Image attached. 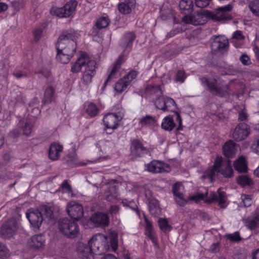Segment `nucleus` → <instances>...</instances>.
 I'll use <instances>...</instances> for the list:
<instances>
[{
	"mask_svg": "<svg viewBox=\"0 0 259 259\" xmlns=\"http://www.w3.org/2000/svg\"><path fill=\"white\" fill-rule=\"evenodd\" d=\"M76 33L72 30L64 31L59 36L56 47V58L60 62L66 64L73 56L76 50Z\"/></svg>",
	"mask_w": 259,
	"mask_h": 259,
	"instance_id": "f257e3e1",
	"label": "nucleus"
},
{
	"mask_svg": "<svg viewBox=\"0 0 259 259\" xmlns=\"http://www.w3.org/2000/svg\"><path fill=\"white\" fill-rule=\"evenodd\" d=\"M117 237L115 232H110L108 236L98 233L94 235L88 241V243L95 254L100 255L109 250L110 247L115 251L118 246Z\"/></svg>",
	"mask_w": 259,
	"mask_h": 259,
	"instance_id": "f03ea898",
	"label": "nucleus"
},
{
	"mask_svg": "<svg viewBox=\"0 0 259 259\" xmlns=\"http://www.w3.org/2000/svg\"><path fill=\"white\" fill-rule=\"evenodd\" d=\"M84 68L82 71V81L85 84L90 83L92 81L93 76L96 74L97 68L96 62L92 59L89 55L84 52L81 53L76 61L72 64L71 71L73 73H77Z\"/></svg>",
	"mask_w": 259,
	"mask_h": 259,
	"instance_id": "7ed1b4c3",
	"label": "nucleus"
},
{
	"mask_svg": "<svg viewBox=\"0 0 259 259\" xmlns=\"http://www.w3.org/2000/svg\"><path fill=\"white\" fill-rule=\"evenodd\" d=\"M230 162V160L223 162L222 157H217L213 165L204 171L201 176V179L204 180L208 179L210 182H212L219 172H220L225 178L232 177L234 172Z\"/></svg>",
	"mask_w": 259,
	"mask_h": 259,
	"instance_id": "20e7f679",
	"label": "nucleus"
},
{
	"mask_svg": "<svg viewBox=\"0 0 259 259\" xmlns=\"http://www.w3.org/2000/svg\"><path fill=\"white\" fill-rule=\"evenodd\" d=\"M58 227L60 232L69 238H75L79 232L77 224L67 218L60 219Z\"/></svg>",
	"mask_w": 259,
	"mask_h": 259,
	"instance_id": "39448f33",
	"label": "nucleus"
},
{
	"mask_svg": "<svg viewBox=\"0 0 259 259\" xmlns=\"http://www.w3.org/2000/svg\"><path fill=\"white\" fill-rule=\"evenodd\" d=\"M202 83L206 85L209 91L215 96L221 97L228 96L230 94V91L227 85H220L216 78L208 79L206 77L200 78Z\"/></svg>",
	"mask_w": 259,
	"mask_h": 259,
	"instance_id": "423d86ee",
	"label": "nucleus"
},
{
	"mask_svg": "<svg viewBox=\"0 0 259 259\" xmlns=\"http://www.w3.org/2000/svg\"><path fill=\"white\" fill-rule=\"evenodd\" d=\"M211 49L213 54H224L229 47L228 40L222 36H213L211 38Z\"/></svg>",
	"mask_w": 259,
	"mask_h": 259,
	"instance_id": "0eeeda50",
	"label": "nucleus"
},
{
	"mask_svg": "<svg viewBox=\"0 0 259 259\" xmlns=\"http://www.w3.org/2000/svg\"><path fill=\"white\" fill-rule=\"evenodd\" d=\"M18 223L12 218L6 221L1 227L0 234L4 239L10 238L16 234L18 229Z\"/></svg>",
	"mask_w": 259,
	"mask_h": 259,
	"instance_id": "6e6552de",
	"label": "nucleus"
},
{
	"mask_svg": "<svg viewBox=\"0 0 259 259\" xmlns=\"http://www.w3.org/2000/svg\"><path fill=\"white\" fill-rule=\"evenodd\" d=\"M77 2L76 1H70L61 8H53L51 13L61 18L68 17L74 12Z\"/></svg>",
	"mask_w": 259,
	"mask_h": 259,
	"instance_id": "1a4fd4ad",
	"label": "nucleus"
},
{
	"mask_svg": "<svg viewBox=\"0 0 259 259\" xmlns=\"http://www.w3.org/2000/svg\"><path fill=\"white\" fill-rule=\"evenodd\" d=\"M207 11L204 10H200L196 13H194L191 16H185L183 17V21L188 24H192L194 25L204 24L206 21Z\"/></svg>",
	"mask_w": 259,
	"mask_h": 259,
	"instance_id": "9d476101",
	"label": "nucleus"
},
{
	"mask_svg": "<svg viewBox=\"0 0 259 259\" xmlns=\"http://www.w3.org/2000/svg\"><path fill=\"white\" fill-rule=\"evenodd\" d=\"M122 117L115 113H109L105 115L103 118L104 124L105 126V130H112L111 133L114 130L116 129Z\"/></svg>",
	"mask_w": 259,
	"mask_h": 259,
	"instance_id": "9b49d317",
	"label": "nucleus"
},
{
	"mask_svg": "<svg viewBox=\"0 0 259 259\" xmlns=\"http://www.w3.org/2000/svg\"><path fill=\"white\" fill-rule=\"evenodd\" d=\"M66 209L68 215L75 220L80 219L83 215L82 205L75 201H71L68 203Z\"/></svg>",
	"mask_w": 259,
	"mask_h": 259,
	"instance_id": "f8f14e48",
	"label": "nucleus"
},
{
	"mask_svg": "<svg viewBox=\"0 0 259 259\" xmlns=\"http://www.w3.org/2000/svg\"><path fill=\"white\" fill-rule=\"evenodd\" d=\"M249 126L245 123H240L235 128L232 134L233 138L237 142L245 140L249 135Z\"/></svg>",
	"mask_w": 259,
	"mask_h": 259,
	"instance_id": "ddd939ff",
	"label": "nucleus"
},
{
	"mask_svg": "<svg viewBox=\"0 0 259 259\" xmlns=\"http://www.w3.org/2000/svg\"><path fill=\"white\" fill-rule=\"evenodd\" d=\"M76 251L78 257L81 259H94L95 253L89 243L78 242L76 246Z\"/></svg>",
	"mask_w": 259,
	"mask_h": 259,
	"instance_id": "4468645a",
	"label": "nucleus"
},
{
	"mask_svg": "<svg viewBox=\"0 0 259 259\" xmlns=\"http://www.w3.org/2000/svg\"><path fill=\"white\" fill-rule=\"evenodd\" d=\"M226 200V193L222 191L220 188L218 190L217 193L214 192H211L209 197L205 200L204 202L206 203H211L214 202H218V205L221 207L225 208L226 207L225 203Z\"/></svg>",
	"mask_w": 259,
	"mask_h": 259,
	"instance_id": "2eb2a0df",
	"label": "nucleus"
},
{
	"mask_svg": "<svg viewBox=\"0 0 259 259\" xmlns=\"http://www.w3.org/2000/svg\"><path fill=\"white\" fill-rule=\"evenodd\" d=\"M26 217L30 224L38 228L43 221L44 218L39 210L29 209L26 212Z\"/></svg>",
	"mask_w": 259,
	"mask_h": 259,
	"instance_id": "dca6fc26",
	"label": "nucleus"
},
{
	"mask_svg": "<svg viewBox=\"0 0 259 259\" xmlns=\"http://www.w3.org/2000/svg\"><path fill=\"white\" fill-rule=\"evenodd\" d=\"M131 148L133 154L138 157H142L149 152V150L143 146L140 140L137 139H134L132 141Z\"/></svg>",
	"mask_w": 259,
	"mask_h": 259,
	"instance_id": "f3484780",
	"label": "nucleus"
},
{
	"mask_svg": "<svg viewBox=\"0 0 259 259\" xmlns=\"http://www.w3.org/2000/svg\"><path fill=\"white\" fill-rule=\"evenodd\" d=\"M123 62V56H120L118 59L113 65L110 73L109 74L108 77L103 84V88H105L108 82L113 81L114 79L117 77V74L119 71L122 63Z\"/></svg>",
	"mask_w": 259,
	"mask_h": 259,
	"instance_id": "a211bd4d",
	"label": "nucleus"
},
{
	"mask_svg": "<svg viewBox=\"0 0 259 259\" xmlns=\"http://www.w3.org/2000/svg\"><path fill=\"white\" fill-rule=\"evenodd\" d=\"M91 221L96 227H105L109 223L108 215L101 212L94 214L91 218Z\"/></svg>",
	"mask_w": 259,
	"mask_h": 259,
	"instance_id": "6ab92c4d",
	"label": "nucleus"
},
{
	"mask_svg": "<svg viewBox=\"0 0 259 259\" xmlns=\"http://www.w3.org/2000/svg\"><path fill=\"white\" fill-rule=\"evenodd\" d=\"M167 164L158 160H153L146 166L147 169L152 173H161L165 171Z\"/></svg>",
	"mask_w": 259,
	"mask_h": 259,
	"instance_id": "aec40b11",
	"label": "nucleus"
},
{
	"mask_svg": "<svg viewBox=\"0 0 259 259\" xmlns=\"http://www.w3.org/2000/svg\"><path fill=\"white\" fill-rule=\"evenodd\" d=\"M181 186L180 183H176L172 186V191L176 203L180 206H184L187 203V201L184 198L183 194L180 192Z\"/></svg>",
	"mask_w": 259,
	"mask_h": 259,
	"instance_id": "412c9836",
	"label": "nucleus"
},
{
	"mask_svg": "<svg viewBox=\"0 0 259 259\" xmlns=\"http://www.w3.org/2000/svg\"><path fill=\"white\" fill-rule=\"evenodd\" d=\"M26 98L23 94L19 91H13L11 92L10 104L13 106H19L25 103Z\"/></svg>",
	"mask_w": 259,
	"mask_h": 259,
	"instance_id": "4be33fe9",
	"label": "nucleus"
},
{
	"mask_svg": "<svg viewBox=\"0 0 259 259\" xmlns=\"http://www.w3.org/2000/svg\"><path fill=\"white\" fill-rule=\"evenodd\" d=\"M136 0H124L118 5V9L121 14L126 15L131 13L135 7Z\"/></svg>",
	"mask_w": 259,
	"mask_h": 259,
	"instance_id": "5701e85b",
	"label": "nucleus"
},
{
	"mask_svg": "<svg viewBox=\"0 0 259 259\" xmlns=\"http://www.w3.org/2000/svg\"><path fill=\"white\" fill-rule=\"evenodd\" d=\"M136 35L134 32H127L124 34L121 38L119 45L123 48L127 49L132 47Z\"/></svg>",
	"mask_w": 259,
	"mask_h": 259,
	"instance_id": "b1692460",
	"label": "nucleus"
},
{
	"mask_svg": "<svg viewBox=\"0 0 259 259\" xmlns=\"http://www.w3.org/2000/svg\"><path fill=\"white\" fill-rule=\"evenodd\" d=\"M236 146L237 144L232 140L227 142L223 147L224 155L229 158L234 157L236 154Z\"/></svg>",
	"mask_w": 259,
	"mask_h": 259,
	"instance_id": "393cba45",
	"label": "nucleus"
},
{
	"mask_svg": "<svg viewBox=\"0 0 259 259\" xmlns=\"http://www.w3.org/2000/svg\"><path fill=\"white\" fill-rule=\"evenodd\" d=\"M62 150L63 146L62 145L55 143L52 144L49 151L50 158L53 160L58 159Z\"/></svg>",
	"mask_w": 259,
	"mask_h": 259,
	"instance_id": "a878e982",
	"label": "nucleus"
},
{
	"mask_svg": "<svg viewBox=\"0 0 259 259\" xmlns=\"http://www.w3.org/2000/svg\"><path fill=\"white\" fill-rule=\"evenodd\" d=\"M234 167L238 172H246L247 171V163L245 157L241 156L234 162Z\"/></svg>",
	"mask_w": 259,
	"mask_h": 259,
	"instance_id": "bb28decb",
	"label": "nucleus"
},
{
	"mask_svg": "<svg viewBox=\"0 0 259 259\" xmlns=\"http://www.w3.org/2000/svg\"><path fill=\"white\" fill-rule=\"evenodd\" d=\"M179 6L182 13L189 14L192 12L194 6L192 0H180Z\"/></svg>",
	"mask_w": 259,
	"mask_h": 259,
	"instance_id": "cd10ccee",
	"label": "nucleus"
},
{
	"mask_svg": "<svg viewBox=\"0 0 259 259\" xmlns=\"http://www.w3.org/2000/svg\"><path fill=\"white\" fill-rule=\"evenodd\" d=\"M176 126L174 119L170 116L165 117L161 123V127L167 131H172Z\"/></svg>",
	"mask_w": 259,
	"mask_h": 259,
	"instance_id": "c85d7f7f",
	"label": "nucleus"
},
{
	"mask_svg": "<svg viewBox=\"0 0 259 259\" xmlns=\"http://www.w3.org/2000/svg\"><path fill=\"white\" fill-rule=\"evenodd\" d=\"M244 222L246 226L251 230L259 228V214L252 217H248L244 220Z\"/></svg>",
	"mask_w": 259,
	"mask_h": 259,
	"instance_id": "c756f323",
	"label": "nucleus"
},
{
	"mask_svg": "<svg viewBox=\"0 0 259 259\" xmlns=\"http://www.w3.org/2000/svg\"><path fill=\"white\" fill-rule=\"evenodd\" d=\"M149 208L150 213L155 217L158 216L161 212L159 205L156 200H151L149 202Z\"/></svg>",
	"mask_w": 259,
	"mask_h": 259,
	"instance_id": "7c9ffc66",
	"label": "nucleus"
},
{
	"mask_svg": "<svg viewBox=\"0 0 259 259\" xmlns=\"http://www.w3.org/2000/svg\"><path fill=\"white\" fill-rule=\"evenodd\" d=\"M125 78L122 77L115 84L114 90L119 94L122 93L129 85L128 82L125 80Z\"/></svg>",
	"mask_w": 259,
	"mask_h": 259,
	"instance_id": "2f4dec72",
	"label": "nucleus"
},
{
	"mask_svg": "<svg viewBox=\"0 0 259 259\" xmlns=\"http://www.w3.org/2000/svg\"><path fill=\"white\" fill-rule=\"evenodd\" d=\"M237 181L242 187L251 186L253 185V181L247 175H241L237 178Z\"/></svg>",
	"mask_w": 259,
	"mask_h": 259,
	"instance_id": "473e14b6",
	"label": "nucleus"
},
{
	"mask_svg": "<svg viewBox=\"0 0 259 259\" xmlns=\"http://www.w3.org/2000/svg\"><path fill=\"white\" fill-rule=\"evenodd\" d=\"M31 241L32 244L36 248H39L44 245L45 239L44 236L41 234L36 235L32 237Z\"/></svg>",
	"mask_w": 259,
	"mask_h": 259,
	"instance_id": "72a5a7b5",
	"label": "nucleus"
},
{
	"mask_svg": "<svg viewBox=\"0 0 259 259\" xmlns=\"http://www.w3.org/2000/svg\"><path fill=\"white\" fill-rule=\"evenodd\" d=\"M55 99V90L52 87L47 88L45 92L44 102L51 103Z\"/></svg>",
	"mask_w": 259,
	"mask_h": 259,
	"instance_id": "f704fd0d",
	"label": "nucleus"
},
{
	"mask_svg": "<svg viewBox=\"0 0 259 259\" xmlns=\"http://www.w3.org/2000/svg\"><path fill=\"white\" fill-rule=\"evenodd\" d=\"M39 211L41 212L42 217L44 215L49 220L54 218L53 210L52 207L42 205L40 207Z\"/></svg>",
	"mask_w": 259,
	"mask_h": 259,
	"instance_id": "c9c22d12",
	"label": "nucleus"
},
{
	"mask_svg": "<svg viewBox=\"0 0 259 259\" xmlns=\"http://www.w3.org/2000/svg\"><path fill=\"white\" fill-rule=\"evenodd\" d=\"M146 92L151 95L155 94L156 98L161 96L162 94V92L159 85L153 86L149 85L146 89Z\"/></svg>",
	"mask_w": 259,
	"mask_h": 259,
	"instance_id": "e433bc0d",
	"label": "nucleus"
},
{
	"mask_svg": "<svg viewBox=\"0 0 259 259\" xmlns=\"http://www.w3.org/2000/svg\"><path fill=\"white\" fill-rule=\"evenodd\" d=\"M248 8L254 16L259 17V0L251 2L248 5Z\"/></svg>",
	"mask_w": 259,
	"mask_h": 259,
	"instance_id": "4c0bfd02",
	"label": "nucleus"
},
{
	"mask_svg": "<svg viewBox=\"0 0 259 259\" xmlns=\"http://www.w3.org/2000/svg\"><path fill=\"white\" fill-rule=\"evenodd\" d=\"M85 111L90 117H94L98 113L99 109L95 104L90 103L86 108Z\"/></svg>",
	"mask_w": 259,
	"mask_h": 259,
	"instance_id": "58836bf2",
	"label": "nucleus"
},
{
	"mask_svg": "<svg viewBox=\"0 0 259 259\" xmlns=\"http://www.w3.org/2000/svg\"><path fill=\"white\" fill-rule=\"evenodd\" d=\"M156 121L155 117L151 115H146L140 119L139 124L142 126H147L153 124Z\"/></svg>",
	"mask_w": 259,
	"mask_h": 259,
	"instance_id": "ea45409f",
	"label": "nucleus"
},
{
	"mask_svg": "<svg viewBox=\"0 0 259 259\" xmlns=\"http://www.w3.org/2000/svg\"><path fill=\"white\" fill-rule=\"evenodd\" d=\"M110 23V20L106 17L99 18L96 23V26L98 29H102L107 27Z\"/></svg>",
	"mask_w": 259,
	"mask_h": 259,
	"instance_id": "a19ab883",
	"label": "nucleus"
},
{
	"mask_svg": "<svg viewBox=\"0 0 259 259\" xmlns=\"http://www.w3.org/2000/svg\"><path fill=\"white\" fill-rule=\"evenodd\" d=\"M159 228L163 232L169 231L171 230V227L168 224L166 219L160 218L158 221Z\"/></svg>",
	"mask_w": 259,
	"mask_h": 259,
	"instance_id": "79ce46f5",
	"label": "nucleus"
},
{
	"mask_svg": "<svg viewBox=\"0 0 259 259\" xmlns=\"http://www.w3.org/2000/svg\"><path fill=\"white\" fill-rule=\"evenodd\" d=\"M218 12L215 15V17L217 20H228L231 19V15L226 12L223 11H218Z\"/></svg>",
	"mask_w": 259,
	"mask_h": 259,
	"instance_id": "37998d69",
	"label": "nucleus"
},
{
	"mask_svg": "<svg viewBox=\"0 0 259 259\" xmlns=\"http://www.w3.org/2000/svg\"><path fill=\"white\" fill-rule=\"evenodd\" d=\"M28 110L30 113V115L34 118H37L40 114V110L38 106H33L32 103L29 104Z\"/></svg>",
	"mask_w": 259,
	"mask_h": 259,
	"instance_id": "c03bdc74",
	"label": "nucleus"
},
{
	"mask_svg": "<svg viewBox=\"0 0 259 259\" xmlns=\"http://www.w3.org/2000/svg\"><path fill=\"white\" fill-rule=\"evenodd\" d=\"M208 195V194L207 191H206L204 194L198 192L195 195L190 196L189 199L195 201L196 202H198L200 200L204 199L205 197Z\"/></svg>",
	"mask_w": 259,
	"mask_h": 259,
	"instance_id": "a18cd8bd",
	"label": "nucleus"
},
{
	"mask_svg": "<svg viewBox=\"0 0 259 259\" xmlns=\"http://www.w3.org/2000/svg\"><path fill=\"white\" fill-rule=\"evenodd\" d=\"M186 78L185 72L184 70H179L176 74L175 77L176 82H180L183 83Z\"/></svg>",
	"mask_w": 259,
	"mask_h": 259,
	"instance_id": "49530a36",
	"label": "nucleus"
},
{
	"mask_svg": "<svg viewBox=\"0 0 259 259\" xmlns=\"http://www.w3.org/2000/svg\"><path fill=\"white\" fill-rule=\"evenodd\" d=\"M138 75V73L135 70H132L128 72V73L124 75L122 78H125V80L128 82L130 85L131 82L136 78Z\"/></svg>",
	"mask_w": 259,
	"mask_h": 259,
	"instance_id": "de8ad7c7",
	"label": "nucleus"
},
{
	"mask_svg": "<svg viewBox=\"0 0 259 259\" xmlns=\"http://www.w3.org/2000/svg\"><path fill=\"white\" fill-rule=\"evenodd\" d=\"M164 97H158L156 98V100L155 101V105L156 107L158 109L162 110L163 111H165V108H163L162 106H164Z\"/></svg>",
	"mask_w": 259,
	"mask_h": 259,
	"instance_id": "09e8293b",
	"label": "nucleus"
},
{
	"mask_svg": "<svg viewBox=\"0 0 259 259\" xmlns=\"http://www.w3.org/2000/svg\"><path fill=\"white\" fill-rule=\"evenodd\" d=\"M241 199L244 207H249L251 205L252 198L250 195L242 194Z\"/></svg>",
	"mask_w": 259,
	"mask_h": 259,
	"instance_id": "8fccbe9b",
	"label": "nucleus"
},
{
	"mask_svg": "<svg viewBox=\"0 0 259 259\" xmlns=\"http://www.w3.org/2000/svg\"><path fill=\"white\" fill-rule=\"evenodd\" d=\"M164 106H162L163 108H165V111H169L168 107L171 106H175L176 105L175 101L171 98H164Z\"/></svg>",
	"mask_w": 259,
	"mask_h": 259,
	"instance_id": "3c124183",
	"label": "nucleus"
},
{
	"mask_svg": "<svg viewBox=\"0 0 259 259\" xmlns=\"http://www.w3.org/2000/svg\"><path fill=\"white\" fill-rule=\"evenodd\" d=\"M24 4L22 0H14L11 2V6L16 11L23 8Z\"/></svg>",
	"mask_w": 259,
	"mask_h": 259,
	"instance_id": "603ef678",
	"label": "nucleus"
},
{
	"mask_svg": "<svg viewBox=\"0 0 259 259\" xmlns=\"http://www.w3.org/2000/svg\"><path fill=\"white\" fill-rule=\"evenodd\" d=\"M145 220L146 223L145 234L148 237L150 234H151L154 232L153 228L151 222L148 221L146 218L145 219Z\"/></svg>",
	"mask_w": 259,
	"mask_h": 259,
	"instance_id": "864d4df0",
	"label": "nucleus"
},
{
	"mask_svg": "<svg viewBox=\"0 0 259 259\" xmlns=\"http://www.w3.org/2000/svg\"><path fill=\"white\" fill-rule=\"evenodd\" d=\"M227 239L230 240L232 241L237 242L241 240V238L240 237L239 233L238 232H235L233 234H229L226 235Z\"/></svg>",
	"mask_w": 259,
	"mask_h": 259,
	"instance_id": "5fc2aeb1",
	"label": "nucleus"
},
{
	"mask_svg": "<svg viewBox=\"0 0 259 259\" xmlns=\"http://www.w3.org/2000/svg\"><path fill=\"white\" fill-rule=\"evenodd\" d=\"M23 133L26 136L29 135L32 131V125L29 122H26L22 126Z\"/></svg>",
	"mask_w": 259,
	"mask_h": 259,
	"instance_id": "6e6d98bb",
	"label": "nucleus"
},
{
	"mask_svg": "<svg viewBox=\"0 0 259 259\" xmlns=\"http://www.w3.org/2000/svg\"><path fill=\"white\" fill-rule=\"evenodd\" d=\"M211 0H195V5L199 8L207 7Z\"/></svg>",
	"mask_w": 259,
	"mask_h": 259,
	"instance_id": "4d7b16f0",
	"label": "nucleus"
},
{
	"mask_svg": "<svg viewBox=\"0 0 259 259\" xmlns=\"http://www.w3.org/2000/svg\"><path fill=\"white\" fill-rule=\"evenodd\" d=\"M61 189L63 192L70 193L71 192V186L69 184L67 180H64L61 184Z\"/></svg>",
	"mask_w": 259,
	"mask_h": 259,
	"instance_id": "13d9d810",
	"label": "nucleus"
},
{
	"mask_svg": "<svg viewBox=\"0 0 259 259\" xmlns=\"http://www.w3.org/2000/svg\"><path fill=\"white\" fill-rule=\"evenodd\" d=\"M8 254V250L6 246L0 243V259H4V257Z\"/></svg>",
	"mask_w": 259,
	"mask_h": 259,
	"instance_id": "bf43d9fd",
	"label": "nucleus"
},
{
	"mask_svg": "<svg viewBox=\"0 0 259 259\" xmlns=\"http://www.w3.org/2000/svg\"><path fill=\"white\" fill-rule=\"evenodd\" d=\"M220 249V244L219 242H215L212 244L209 249V251L211 253H217L219 251Z\"/></svg>",
	"mask_w": 259,
	"mask_h": 259,
	"instance_id": "052dcab7",
	"label": "nucleus"
},
{
	"mask_svg": "<svg viewBox=\"0 0 259 259\" xmlns=\"http://www.w3.org/2000/svg\"><path fill=\"white\" fill-rule=\"evenodd\" d=\"M240 61L244 65H248L250 64V60L248 56L243 55L240 57Z\"/></svg>",
	"mask_w": 259,
	"mask_h": 259,
	"instance_id": "680f3d73",
	"label": "nucleus"
},
{
	"mask_svg": "<svg viewBox=\"0 0 259 259\" xmlns=\"http://www.w3.org/2000/svg\"><path fill=\"white\" fill-rule=\"evenodd\" d=\"M175 114L176 116V120L179 123V126L177 128V131H180L182 130V120L180 114L178 112H175Z\"/></svg>",
	"mask_w": 259,
	"mask_h": 259,
	"instance_id": "e2e57ef3",
	"label": "nucleus"
},
{
	"mask_svg": "<svg viewBox=\"0 0 259 259\" xmlns=\"http://www.w3.org/2000/svg\"><path fill=\"white\" fill-rule=\"evenodd\" d=\"M42 30L41 28L36 29L33 31L34 39L36 41H38L41 37Z\"/></svg>",
	"mask_w": 259,
	"mask_h": 259,
	"instance_id": "0e129e2a",
	"label": "nucleus"
},
{
	"mask_svg": "<svg viewBox=\"0 0 259 259\" xmlns=\"http://www.w3.org/2000/svg\"><path fill=\"white\" fill-rule=\"evenodd\" d=\"M233 38L238 40H242L244 38V36L241 31L237 30L234 33Z\"/></svg>",
	"mask_w": 259,
	"mask_h": 259,
	"instance_id": "69168bd1",
	"label": "nucleus"
},
{
	"mask_svg": "<svg viewBox=\"0 0 259 259\" xmlns=\"http://www.w3.org/2000/svg\"><path fill=\"white\" fill-rule=\"evenodd\" d=\"M232 8H233L232 5L229 4L225 6L219 8L218 9V11H223V12H226L229 13V12H230L232 10Z\"/></svg>",
	"mask_w": 259,
	"mask_h": 259,
	"instance_id": "338daca9",
	"label": "nucleus"
},
{
	"mask_svg": "<svg viewBox=\"0 0 259 259\" xmlns=\"http://www.w3.org/2000/svg\"><path fill=\"white\" fill-rule=\"evenodd\" d=\"M14 76L17 78L20 79L27 76V74L22 71H18L13 73Z\"/></svg>",
	"mask_w": 259,
	"mask_h": 259,
	"instance_id": "774afa93",
	"label": "nucleus"
}]
</instances>
